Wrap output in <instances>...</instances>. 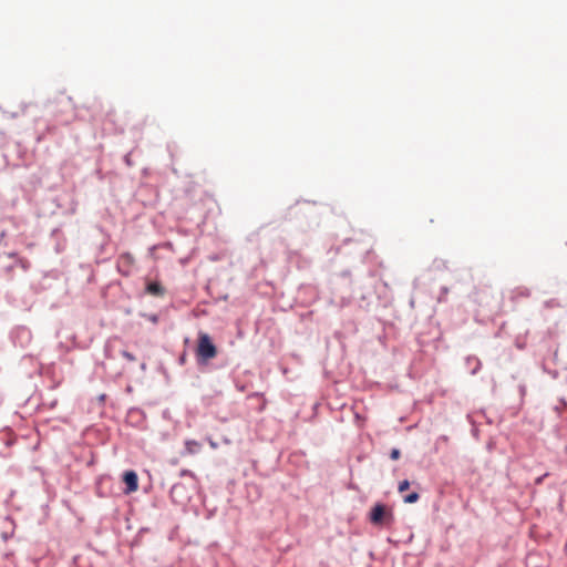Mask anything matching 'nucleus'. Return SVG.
<instances>
[{
    "label": "nucleus",
    "mask_w": 567,
    "mask_h": 567,
    "mask_svg": "<svg viewBox=\"0 0 567 567\" xmlns=\"http://www.w3.org/2000/svg\"><path fill=\"white\" fill-rule=\"evenodd\" d=\"M196 355L198 360L203 362L212 360L217 355V349L215 344L213 343L210 337L205 332H200L198 334Z\"/></svg>",
    "instance_id": "f257e3e1"
},
{
    "label": "nucleus",
    "mask_w": 567,
    "mask_h": 567,
    "mask_svg": "<svg viewBox=\"0 0 567 567\" xmlns=\"http://www.w3.org/2000/svg\"><path fill=\"white\" fill-rule=\"evenodd\" d=\"M386 517H391V514L386 512L384 505L377 504L372 508L370 519L373 524H375V525L382 524Z\"/></svg>",
    "instance_id": "f03ea898"
},
{
    "label": "nucleus",
    "mask_w": 567,
    "mask_h": 567,
    "mask_svg": "<svg viewBox=\"0 0 567 567\" xmlns=\"http://www.w3.org/2000/svg\"><path fill=\"white\" fill-rule=\"evenodd\" d=\"M123 481L126 484L125 493L130 494L138 488V478L134 471H127L123 475Z\"/></svg>",
    "instance_id": "7ed1b4c3"
},
{
    "label": "nucleus",
    "mask_w": 567,
    "mask_h": 567,
    "mask_svg": "<svg viewBox=\"0 0 567 567\" xmlns=\"http://www.w3.org/2000/svg\"><path fill=\"white\" fill-rule=\"evenodd\" d=\"M146 292L152 296L162 297L165 292V289L163 288V286L159 282L152 281V282L147 284Z\"/></svg>",
    "instance_id": "20e7f679"
},
{
    "label": "nucleus",
    "mask_w": 567,
    "mask_h": 567,
    "mask_svg": "<svg viewBox=\"0 0 567 567\" xmlns=\"http://www.w3.org/2000/svg\"><path fill=\"white\" fill-rule=\"evenodd\" d=\"M134 264V257L130 252L122 254L118 258L120 267H125L127 271Z\"/></svg>",
    "instance_id": "39448f33"
},
{
    "label": "nucleus",
    "mask_w": 567,
    "mask_h": 567,
    "mask_svg": "<svg viewBox=\"0 0 567 567\" xmlns=\"http://www.w3.org/2000/svg\"><path fill=\"white\" fill-rule=\"evenodd\" d=\"M185 450L188 454H195L200 450V443L194 440H188L185 442Z\"/></svg>",
    "instance_id": "423d86ee"
},
{
    "label": "nucleus",
    "mask_w": 567,
    "mask_h": 567,
    "mask_svg": "<svg viewBox=\"0 0 567 567\" xmlns=\"http://www.w3.org/2000/svg\"><path fill=\"white\" fill-rule=\"evenodd\" d=\"M419 498H420L419 493L413 492V493H411V494H409V495L404 496V502H405V503H409V504H412V503L417 502V501H419Z\"/></svg>",
    "instance_id": "0eeeda50"
},
{
    "label": "nucleus",
    "mask_w": 567,
    "mask_h": 567,
    "mask_svg": "<svg viewBox=\"0 0 567 567\" xmlns=\"http://www.w3.org/2000/svg\"><path fill=\"white\" fill-rule=\"evenodd\" d=\"M409 487H410V482L408 480H404V481L399 483L398 489H399L400 493H403L406 489H409Z\"/></svg>",
    "instance_id": "6e6552de"
},
{
    "label": "nucleus",
    "mask_w": 567,
    "mask_h": 567,
    "mask_svg": "<svg viewBox=\"0 0 567 567\" xmlns=\"http://www.w3.org/2000/svg\"><path fill=\"white\" fill-rule=\"evenodd\" d=\"M122 357L132 362L136 360L135 355L126 350L122 351Z\"/></svg>",
    "instance_id": "1a4fd4ad"
},
{
    "label": "nucleus",
    "mask_w": 567,
    "mask_h": 567,
    "mask_svg": "<svg viewBox=\"0 0 567 567\" xmlns=\"http://www.w3.org/2000/svg\"><path fill=\"white\" fill-rule=\"evenodd\" d=\"M400 455H401L400 451L398 449H393L391 451L390 457L395 461V460L400 458Z\"/></svg>",
    "instance_id": "9d476101"
},
{
    "label": "nucleus",
    "mask_w": 567,
    "mask_h": 567,
    "mask_svg": "<svg viewBox=\"0 0 567 567\" xmlns=\"http://www.w3.org/2000/svg\"><path fill=\"white\" fill-rule=\"evenodd\" d=\"M209 444H210V446H212V447H214V449L217 446V444H216L215 442H213L212 440L209 441Z\"/></svg>",
    "instance_id": "9b49d317"
}]
</instances>
